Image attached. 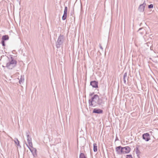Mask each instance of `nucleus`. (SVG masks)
<instances>
[{
  "label": "nucleus",
  "instance_id": "1",
  "mask_svg": "<svg viewBox=\"0 0 158 158\" xmlns=\"http://www.w3.org/2000/svg\"><path fill=\"white\" fill-rule=\"evenodd\" d=\"M89 105L90 106L95 107L96 105L95 104H97L99 105H101L104 104V102L102 98H99L97 94H94L89 100Z\"/></svg>",
  "mask_w": 158,
  "mask_h": 158
},
{
  "label": "nucleus",
  "instance_id": "2",
  "mask_svg": "<svg viewBox=\"0 0 158 158\" xmlns=\"http://www.w3.org/2000/svg\"><path fill=\"white\" fill-rule=\"evenodd\" d=\"M17 64L16 60L14 58L11 56L10 58H8L6 67L8 69H11L16 66Z\"/></svg>",
  "mask_w": 158,
  "mask_h": 158
},
{
  "label": "nucleus",
  "instance_id": "3",
  "mask_svg": "<svg viewBox=\"0 0 158 158\" xmlns=\"http://www.w3.org/2000/svg\"><path fill=\"white\" fill-rule=\"evenodd\" d=\"M64 41V36L63 35H60L58 37L56 42V45L57 48H60Z\"/></svg>",
  "mask_w": 158,
  "mask_h": 158
},
{
  "label": "nucleus",
  "instance_id": "4",
  "mask_svg": "<svg viewBox=\"0 0 158 158\" xmlns=\"http://www.w3.org/2000/svg\"><path fill=\"white\" fill-rule=\"evenodd\" d=\"M9 36L7 35H3L2 37V42L1 43L2 45L4 47L5 46V41L6 40H9Z\"/></svg>",
  "mask_w": 158,
  "mask_h": 158
},
{
  "label": "nucleus",
  "instance_id": "5",
  "mask_svg": "<svg viewBox=\"0 0 158 158\" xmlns=\"http://www.w3.org/2000/svg\"><path fill=\"white\" fill-rule=\"evenodd\" d=\"M117 154L120 155L123 154V147L121 146L117 147L115 148Z\"/></svg>",
  "mask_w": 158,
  "mask_h": 158
},
{
  "label": "nucleus",
  "instance_id": "6",
  "mask_svg": "<svg viewBox=\"0 0 158 158\" xmlns=\"http://www.w3.org/2000/svg\"><path fill=\"white\" fill-rule=\"evenodd\" d=\"M142 138L146 141H148L150 139L149 134L148 133L143 134L142 135Z\"/></svg>",
  "mask_w": 158,
  "mask_h": 158
},
{
  "label": "nucleus",
  "instance_id": "7",
  "mask_svg": "<svg viewBox=\"0 0 158 158\" xmlns=\"http://www.w3.org/2000/svg\"><path fill=\"white\" fill-rule=\"evenodd\" d=\"M146 5V4L144 1L143 4L139 5L138 8L140 12H143L144 10L145 6Z\"/></svg>",
  "mask_w": 158,
  "mask_h": 158
},
{
  "label": "nucleus",
  "instance_id": "8",
  "mask_svg": "<svg viewBox=\"0 0 158 158\" xmlns=\"http://www.w3.org/2000/svg\"><path fill=\"white\" fill-rule=\"evenodd\" d=\"M131 148L129 146L123 147V154L128 153L130 152Z\"/></svg>",
  "mask_w": 158,
  "mask_h": 158
},
{
  "label": "nucleus",
  "instance_id": "9",
  "mask_svg": "<svg viewBox=\"0 0 158 158\" xmlns=\"http://www.w3.org/2000/svg\"><path fill=\"white\" fill-rule=\"evenodd\" d=\"M26 145L29 149L30 150V151L31 152L33 156H35V155H36V149L35 148H31L29 147L28 144L26 143Z\"/></svg>",
  "mask_w": 158,
  "mask_h": 158
},
{
  "label": "nucleus",
  "instance_id": "10",
  "mask_svg": "<svg viewBox=\"0 0 158 158\" xmlns=\"http://www.w3.org/2000/svg\"><path fill=\"white\" fill-rule=\"evenodd\" d=\"M90 84L93 87L97 88L98 87V82L95 81H90Z\"/></svg>",
  "mask_w": 158,
  "mask_h": 158
},
{
  "label": "nucleus",
  "instance_id": "11",
  "mask_svg": "<svg viewBox=\"0 0 158 158\" xmlns=\"http://www.w3.org/2000/svg\"><path fill=\"white\" fill-rule=\"evenodd\" d=\"M67 6H65L64 7V14L62 17V20H65L66 18L67 15Z\"/></svg>",
  "mask_w": 158,
  "mask_h": 158
},
{
  "label": "nucleus",
  "instance_id": "12",
  "mask_svg": "<svg viewBox=\"0 0 158 158\" xmlns=\"http://www.w3.org/2000/svg\"><path fill=\"white\" fill-rule=\"evenodd\" d=\"M103 112V111L101 109H99L95 108L93 110V113H94L100 114L102 113Z\"/></svg>",
  "mask_w": 158,
  "mask_h": 158
},
{
  "label": "nucleus",
  "instance_id": "13",
  "mask_svg": "<svg viewBox=\"0 0 158 158\" xmlns=\"http://www.w3.org/2000/svg\"><path fill=\"white\" fill-rule=\"evenodd\" d=\"M30 133V132L29 131H27L26 132V135L27 141H28V139H29V140H31V138L29 135Z\"/></svg>",
  "mask_w": 158,
  "mask_h": 158
},
{
  "label": "nucleus",
  "instance_id": "14",
  "mask_svg": "<svg viewBox=\"0 0 158 158\" xmlns=\"http://www.w3.org/2000/svg\"><path fill=\"white\" fill-rule=\"evenodd\" d=\"M14 141L15 143V144L17 145L18 146H19L21 147L20 145L19 144V142L18 140V139L17 138H15V139L14 140Z\"/></svg>",
  "mask_w": 158,
  "mask_h": 158
},
{
  "label": "nucleus",
  "instance_id": "15",
  "mask_svg": "<svg viewBox=\"0 0 158 158\" xmlns=\"http://www.w3.org/2000/svg\"><path fill=\"white\" fill-rule=\"evenodd\" d=\"M94 146V152H96L97 151V146L96 143H94L93 144Z\"/></svg>",
  "mask_w": 158,
  "mask_h": 158
},
{
  "label": "nucleus",
  "instance_id": "16",
  "mask_svg": "<svg viewBox=\"0 0 158 158\" xmlns=\"http://www.w3.org/2000/svg\"><path fill=\"white\" fill-rule=\"evenodd\" d=\"M27 142L29 144V145H28L29 147L30 148V147H31V148H33V144L32 143L31 140H29V139H28V141H27Z\"/></svg>",
  "mask_w": 158,
  "mask_h": 158
},
{
  "label": "nucleus",
  "instance_id": "17",
  "mask_svg": "<svg viewBox=\"0 0 158 158\" xmlns=\"http://www.w3.org/2000/svg\"><path fill=\"white\" fill-rule=\"evenodd\" d=\"M136 149L135 150V153L137 155V156H138L139 154L140 153V152L139 150L138 147H136Z\"/></svg>",
  "mask_w": 158,
  "mask_h": 158
},
{
  "label": "nucleus",
  "instance_id": "18",
  "mask_svg": "<svg viewBox=\"0 0 158 158\" xmlns=\"http://www.w3.org/2000/svg\"><path fill=\"white\" fill-rule=\"evenodd\" d=\"M86 156L85 155L84 153H81L79 155V158H85Z\"/></svg>",
  "mask_w": 158,
  "mask_h": 158
},
{
  "label": "nucleus",
  "instance_id": "19",
  "mask_svg": "<svg viewBox=\"0 0 158 158\" xmlns=\"http://www.w3.org/2000/svg\"><path fill=\"white\" fill-rule=\"evenodd\" d=\"M128 78V77H127V73H125L124 75V76H123V79H126V78Z\"/></svg>",
  "mask_w": 158,
  "mask_h": 158
},
{
  "label": "nucleus",
  "instance_id": "20",
  "mask_svg": "<svg viewBox=\"0 0 158 158\" xmlns=\"http://www.w3.org/2000/svg\"><path fill=\"white\" fill-rule=\"evenodd\" d=\"M24 80H19V83L21 85L23 84L24 82Z\"/></svg>",
  "mask_w": 158,
  "mask_h": 158
},
{
  "label": "nucleus",
  "instance_id": "21",
  "mask_svg": "<svg viewBox=\"0 0 158 158\" xmlns=\"http://www.w3.org/2000/svg\"><path fill=\"white\" fill-rule=\"evenodd\" d=\"M56 143H59L61 142V139L60 138H58L57 139H56Z\"/></svg>",
  "mask_w": 158,
  "mask_h": 158
},
{
  "label": "nucleus",
  "instance_id": "22",
  "mask_svg": "<svg viewBox=\"0 0 158 158\" xmlns=\"http://www.w3.org/2000/svg\"><path fill=\"white\" fill-rule=\"evenodd\" d=\"M126 158H133L131 155H127L126 156Z\"/></svg>",
  "mask_w": 158,
  "mask_h": 158
},
{
  "label": "nucleus",
  "instance_id": "23",
  "mask_svg": "<svg viewBox=\"0 0 158 158\" xmlns=\"http://www.w3.org/2000/svg\"><path fill=\"white\" fill-rule=\"evenodd\" d=\"M153 7V5L152 4H150L148 6V8L149 9L152 8Z\"/></svg>",
  "mask_w": 158,
  "mask_h": 158
},
{
  "label": "nucleus",
  "instance_id": "24",
  "mask_svg": "<svg viewBox=\"0 0 158 158\" xmlns=\"http://www.w3.org/2000/svg\"><path fill=\"white\" fill-rule=\"evenodd\" d=\"M123 81L125 84H126V80H121V82H122Z\"/></svg>",
  "mask_w": 158,
  "mask_h": 158
},
{
  "label": "nucleus",
  "instance_id": "25",
  "mask_svg": "<svg viewBox=\"0 0 158 158\" xmlns=\"http://www.w3.org/2000/svg\"><path fill=\"white\" fill-rule=\"evenodd\" d=\"M94 93H90V94H89V96H92L93 95V94H94Z\"/></svg>",
  "mask_w": 158,
  "mask_h": 158
},
{
  "label": "nucleus",
  "instance_id": "26",
  "mask_svg": "<svg viewBox=\"0 0 158 158\" xmlns=\"http://www.w3.org/2000/svg\"><path fill=\"white\" fill-rule=\"evenodd\" d=\"M99 47H100V48L101 49L103 50V48L100 44H99Z\"/></svg>",
  "mask_w": 158,
  "mask_h": 158
},
{
  "label": "nucleus",
  "instance_id": "27",
  "mask_svg": "<svg viewBox=\"0 0 158 158\" xmlns=\"http://www.w3.org/2000/svg\"><path fill=\"white\" fill-rule=\"evenodd\" d=\"M143 29V28H140L139 29V30L138 31H140V30H141V29Z\"/></svg>",
  "mask_w": 158,
  "mask_h": 158
},
{
  "label": "nucleus",
  "instance_id": "28",
  "mask_svg": "<svg viewBox=\"0 0 158 158\" xmlns=\"http://www.w3.org/2000/svg\"><path fill=\"white\" fill-rule=\"evenodd\" d=\"M118 140V138L116 137V139H115V140Z\"/></svg>",
  "mask_w": 158,
  "mask_h": 158
},
{
  "label": "nucleus",
  "instance_id": "29",
  "mask_svg": "<svg viewBox=\"0 0 158 158\" xmlns=\"http://www.w3.org/2000/svg\"><path fill=\"white\" fill-rule=\"evenodd\" d=\"M127 83H128V79H127Z\"/></svg>",
  "mask_w": 158,
  "mask_h": 158
},
{
  "label": "nucleus",
  "instance_id": "30",
  "mask_svg": "<svg viewBox=\"0 0 158 158\" xmlns=\"http://www.w3.org/2000/svg\"><path fill=\"white\" fill-rule=\"evenodd\" d=\"M154 80H155V82H156V81L155 79H154Z\"/></svg>",
  "mask_w": 158,
  "mask_h": 158
},
{
  "label": "nucleus",
  "instance_id": "31",
  "mask_svg": "<svg viewBox=\"0 0 158 158\" xmlns=\"http://www.w3.org/2000/svg\"><path fill=\"white\" fill-rule=\"evenodd\" d=\"M154 80H155V82H156V81L155 79H154Z\"/></svg>",
  "mask_w": 158,
  "mask_h": 158
},
{
  "label": "nucleus",
  "instance_id": "32",
  "mask_svg": "<svg viewBox=\"0 0 158 158\" xmlns=\"http://www.w3.org/2000/svg\"><path fill=\"white\" fill-rule=\"evenodd\" d=\"M154 80H155V82H156V81L155 79H154Z\"/></svg>",
  "mask_w": 158,
  "mask_h": 158
},
{
  "label": "nucleus",
  "instance_id": "33",
  "mask_svg": "<svg viewBox=\"0 0 158 158\" xmlns=\"http://www.w3.org/2000/svg\"><path fill=\"white\" fill-rule=\"evenodd\" d=\"M20 79H22V77H21V78H20Z\"/></svg>",
  "mask_w": 158,
  "mask_h": 158
}]
</instances>
